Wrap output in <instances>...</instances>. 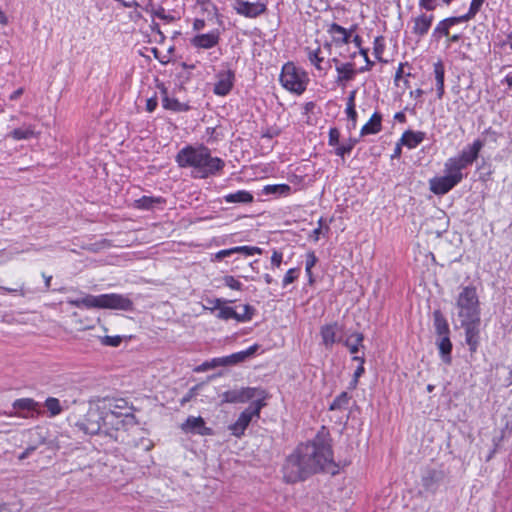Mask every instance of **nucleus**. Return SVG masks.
<instances>
[{"label": "nucleus", "mask_w": 512, "mask_h": 512, "mask_svg": "<svg viewBox=\"0 0 512 512\" xmlns=\"http://www.w3.org/2000/svg\"><path fill=\"white\" fill-rule=\"evenodd\" d=\"M266 405L265 402L253 401L238 417L235 423L229 425L231 434L237 438L244 435L245 430L251 423L253 417L259 418L261 409Z\"/></svg>", "instance_id": "8"}, {"label": "nucleus", "mask_w": 512, "mask_h": 512, "mask_svg": "<svg viewBox=\"0 0 512 512\" xmlns=\"http://www.w3.org/2000/svg\"><path fill=\"white\" fill-rule=\"evenodd\" d=\"M104 419V433L110 436H112V431H119L136 425V419L133 414H105Z\"/></svg>", "instance_id": "10"}, {"label": "nucleus", "mask_w": 512, "mask_h": 512, "mask_svg": "<svg viewBox=\"0 0 512 512\" xmlns=\"http://www.w3.org/2000/svg\"><path fill=\"white\" fill-rule=\"evenodd\" d=\"M318 261V258L317 256L315 255V252L313 251H309L307 254H306V259H305V272L309 278V281L312 282L313 281V278H312V268L315 266V264L317 263Z\"/></svg>", "instance_id": "41"}, {"label": "nucleus", "mask_w": 512, "mask_h": 512, "mask_svg": "<svg viewBox=\"0 0 512 512\" xmlns=\"http://www.w3.org/2000/svg\"><path fill=\"white\" fill-rule=\"evenodd\" d=\"M346 114L349 120L352 122V126H356V118H357V112L355 110V107H346Z\"/></svg>", "instance_id": "58"}, {"label": "nucleus", "mask_w": 512, "mask_h": 512, "mask_svg": "<svg viewBox=\"0 0 512 512\" xmlns=\"http://www.w3.org/2000/svg\"><path fill=\"white\" fill-rule=\"evenodd\" d=\"M207 302L211 305L210 307H205V309H209L210 311L217 310L219 312L220 308L226 304L228 301L223 298H214L208 299Z\"/></svg>", "instance_id": "50"}, {"label": "nucleus", "mask_w": 512, "mask_h": 512, "mask_svg": "<svg viewBox=\"0 0 512 512\" xmlns=\"http://www.w3.org/2000/svg\"><path fill=\"white\" fill-rule=\"evenodd\" d=\"M260 346L258 344H254L247 348L246 350L239 351L236 353H233L231 355H228V360L230 366L236 365L238 363L246 361L248 358L255 355V353L258 351Z\"/></svg>", "instance_id": "30"}, {"label": "nucleus", "mask_w": 512, "mask_h": 512, "mask_svg": "<svg viewBox=\"0 0 512 512\" xmlns=\"http://www.w3.org/2000/svg\"><path fill=\"white\" fill-rule=\"evenodd\" d=\"M121 336H105L101 339V343L106 346L117 347L121 344Z\"/></svg>", "instance_id": "49"}, {"label": "nucleus", "mask_w": 512, "mask_h": 512, "mask_svg": "<svg viewBox=\"0 0 512 512\" xmlns=\"http://www.w3.org/2000/svg\"><path fill=\"white\" fill-rule=\"evenodd\" d=\"M321 223H322V220L320 219L319 227L312 231L311 237L313 238L314 241H318V239H319V235L321 233Z\"/></svg>", "instance_id": "62"}, {"label": "nucleus", "mask_w": 512, "mask_h": 512, "mask_svg": "<svg viewBox=\"0 0 512 512\" xmlns=\"http://www.w3.org/2000/svg\"><path fill=\"white\" fill-rule=\"evenodd\" d=\"M45 407L50 413V416L54 417L62 412L60 401L54 397H48L45 401Z\"/></svg>", "instance_id": "40"}, {"label": "nucleus", "mask_w": 512, "mask_h": 512, "mask_svg": "<svg viewBox=\"0 0 512 512\" xmlns=\"http://www.w3.org/2000/svg\"><path fill=\"white\" fill-rule=\"evenodd\" d=\"M341 332V328L338 323L334 322L331 324L323 325L320 329V335L322 343L326 348H331L339 338L338 334Z\"/></svg>", "instance_id": "22"}, {"label": "nucleus", "mask_w": 512, "mask_h": 512, "mask_svg": "<svg viewBox=\"0 0 512 512\" xmlns=\"http://www.w3.org/2000/svg\"><path fill=\"white\" fill-rule=\"evenodd\" d=\"M340 141V131L336 128L329 129L328 144L329 146L336 147Z\"/></svg>", "instance_id": "47"}, {"label": "nucleus", "mask_w": 512, "mask_h": 512, "mask_svg": "<svg viewBox=\"0 0 512 512\" xmlns=\"http://www.w3.org/2000/svg\"><path fill=\"white\" fill-rule=\"evenodd\" d=\"M38 132L35 131V126L32 124H24L19 128L13 129L9 134L8 137L12 138L13 140L20 141V140H28L31 138H36L38 136Z\"/></svg>", "instance_id": "27"}, {"label": "nucleus", "mask_w": 512, "mask_h": 512, "mask_svg": "<svg viewBox=\"0 0 512 512\" xmlns=\"http://www.w3.org/2000/svg\"><path fill=\"white\" fill-rule=\"evenodd\" d=\"M219 42V33L210 32L206 34H199L192 38L191 43L194 47L210 49L217 45Z\"/></svg>", "instance_id": "24"}, {"label": "nucleus", "mask_w": 512, "mask_h": 512, "mask_svg": "<svg viewBox=\"0 0 512 512\" xmlns=\"http://www.w3.org/2000/svg\"><path fill=\"white\" fill-rule=\"evenodd\" d=\"M359 53H360L361 56L364 57V59L366 61V66L365 67H361L360 68V72H364V71L370 70L374 63L372 61H370V59L368 57V50L365 49V48H360Z\"/></svg>", "instance_id": "54"}, {"label": "nucleus", "mask_w": 512, "mask_h": 512, "mask_svg": "<svg viewBox=\"0 0 512 512\" xmlns=\"http://www.w3.org/2000/svg\"><path fill=\"white\" fill-rule=\"evenodd\" d=\"M254 314L255 308L249 304L243 305V313H238L233 307L224 304L217 312L216 318L224 321L234 319L239 323H246L252 320Z\"/></svg>", "instance_id": "12"}, {"label": "nucleus", "mask_w": 512, "mask_h": 512, "mask_svg": "<svg viewBox=\"0 0 512 512\" xmlns=\"http://www.w3.org/2000/svg\"><path fill=\"white\" fill-rule=\"evenodd\" d=\"M264 192L266 194L287 196L291 193V187L287 184L267 185L264 187Z\"/></svg>", "instance_id": "38"}, {"label": "nucleus", "mask_w": 512, "mask_h": 512, "mask_svg": "<svg viewBox=\"0 0 512 512\" xmlns=\"http://www.w3.org/2000/svg\"><path fill=\"white\" fill-rule=\"evenodd\" d=\"M224 201L226 203H251L253 201V195L248 191L238 190L225 195Z\"/></svg>", "instance_id": "33"}, {"label": "nucleus", "mask_w": 512, "mask_h": 512, "mask_svg": "<svg viewBox=\"0 0 512 512\" xmlns=\"http://www.w3.org/2000/svg\"><path fill=\"white\" fill-rule=\"evenodd\" d=\"M158 105V101L156 97H151L146 101V110L148 112H153Z\"/></svg>", "instance_id": "59"}, {"label": "nucleus", "mask_w": 512, "mask_h": 512, "mask_svg": "<svg viewBox=\"0 0 512 512\" xmlns=\"http://www.w3.org/2000/svg\"><path fill=\"white\" fill-rule=\"evenodd\" d=\"M426 137L425 132L407 130L402 134L400 142L409 149L416 148Z\"/></svg>", "instance_id": "26"}, {"label": "nucleus", "mask_w": 512, "mask_h": 512, "mask_svg": "<svg viewBox=\"0 0 512 512\" xmlns=\"http://www.w3.org/2000/svg\"><path fill=\"white\" fill-rule=\"evenodd\" d=\"M224 285L228 288L236 291H242L243 290V284L237 280L234 276L231 275H225L222 278Z\"/></svg>", "instance_id": "45"}, {"label": "nucleus", "mask_w": 512, "mask_h": 512, "mask_svg": "<svg viewBox=\"0 0 512 512\" xmlns=\"http://www.w3.org/2000/svg\"><path fill=\"white\" fill-rule=\"evenodd\" d=\"M465 329V340L471 352H475L479 345V324L480 321L471 323H460Z\"/></svg>", "instance_id": "21"}, {"label": "nucleus", "mask_w": 512, "mask_h": 512, "mask_svg": "<svg viewBox=\"0 0 512 512\" xmlns=\"http://www.w3.org/2000/svg\"><path fill=\"white\" fill-rule=\"evenodd\" d=\"M234 82V73L226 70L217 74L213 92L218 96H226L232 89Z\"/></svg>", "instance_id": "17"}, {"label": "nucleus", "mask_w": 512, "mask_h": 512, "mask_svg": "<svg viewBox=\"0 0 512 512\" xmlns=\"http://www.w3.org/2000/svg\"><path fill=\"white\" fill-rule=\"evenodd\" d=\"M0 290L7 292V293H19V295H21V296L25 295V292L23 291L22 286L19 288H8V287L0 286Z\"/></svg>", "instance_id": "61"}, {"label": "nucleus", "mask_w": 512, "mask_h": 512, "mask_svg": "<svg viewBox=\"0 0 512 512\" xmlns=\"http://www.w3.org/2000/svg\"><path fill=\"white\" fill-rule=\"evenodd\" d=\"M454 309L460 323L480 321V302L474 286L461 288L455 299Z\"/></svg>", "instance_id": "4"}, {"label": "nucleus", "mask_w": 512, "mask_h": 512, "mask_svg": "<svg viewBox=\"0 0 512 512\" xmlns=\"http://www.w3.org/2000/svg\"><path fill=\"white\" fill-rule=\"evenodd\" d=\"M437 347L440 352V356L442 360L449 364L451 362V351H452V343L450 341L449 335L439 337L436 342Z\"/></svg>", "instance_id": "31"}, {"label": "nucleus", "mask_w": 512, "mask_h": 512, "mask_svg": "<svg viewBox=\"0 0 512 512\" xmlns=\"http://www.w3.org/2000/svg\"><path fill=\"white\" fill-rule=\"evenodd\" d=\"M279 81L287 91L301 95L307 88L309 78L303 69L296 67L292 62H287L282 67Z\"/></svg>", "instance_id": "6"}, {"label": "nucleus", "mask_w": 512, "mask_h": 512, "mask_svg": "<svg viewBox=\"0 0 512 512\" xmlns=\"http://www.w3.org/2000/svg\"><path fill=\"white\" fill-rule=\"evenodd\" d=\"M331 441L329 438L317 435L312 441L297 446L283 465V478L287 483H296L309 476L327 471L335 473Z\"/></svg>", "instance_id": "1"}, {"label": "nucleus", "mask_w": 512, "mask_h": 512, "mask_svg": "<svg viewBox=\"0 0 512 512\" xmlns=\"http://www.w3.org/2000/svg\"><path fill=\"white\" fill-rule=\"evenodd\" d=\"M233 254L240 253L244 254L245 256H252L255 254H262L263 250L256 246H236L232 247Z\"/></svg>", "instance_id": "43"}, {"label": "nucleus", "mask_w": 512, "mask_h": 512, "mask_svg": "<svg viewBox=\"0 0 512 512\" xmlns=\"http://www.w3.org/2000/svg\"><path fill=\"white\" fill-rule=\"evenodd\" d=\"M484 2L485 0H472L468 10L471 15L475 16L480 11Z\"/></svg>", "instance_id": "56"}, {"label": "nucleus", "mask_w": 512, "mask_h": 512, "mask_svg": "<svg viewBox=\"0 0 512 512\" xmlns=\"http://www.w3.org/2000/svg\"><path fill=\"white\" fill-rule=\"evenodd\" d=\"M160 202L161 200L159 198H153L148 196H143L140 199L136 200L137 207L141 209H150L154 206L155 203Z\"/></svg>", "instance_id": "44"}, {"label": "nucleus", "mask_w": 512, "mask_h": 512, "mask_svg": "<svg viewBox=\"0 0 512 512\" xmlns=\"http://www.w3.org/2000/svg\"><path fill=\"white\" fill-rule=\"evenodd\" d=\"M353 360L359 362V365H358L357 369L354 372V377L356 379H359V377H361L362 374L365 371V369H364V362H365V360H364L363 357H359V356H356V355L353 356Z\"/></svg>", "instance_id": "53"}, {"label": "nucleus", "mask_w": 512, "mask_h": 512, "mask_svg": "<svg viewBox=\"0 0 512 512\" xmlns=\"http://www.w3.org/2000/svg\"><path fill=\"white\" fill-rule=\"evenodd\" d=\"M363 339V334L353 333L347 337L344 345L349 349L351 354L355 355L359 351V347L362 345Z\"/></svg>", "instance_id": "35"}, {"label": "nucleus", "mask_w": 512, "mask_h": 512, "mask_svg": "<svg viewBox=\"0 0 512 512\" xmlns=\"http://www.w3.org/2000/svg\"><path fill=\"white\" fill-rule=\"evenodd\" d=\"M211 364L214 368L230 366L228 356L216 357L211 359Z\"/></svg>", "instance_id": "52"}, {"label": "nucleus", "mask_w": 512, "mask_h": 512, "mask_svg": "<svg viewBox=\"0 0 512 512\" xmlns=\"http://www.w3.org/2000/svg\"><path fill=\"white\" fill-rule=\"evenodd\" d=\"M66 302L71 306L86 309H116L123 311H131L133 309L131 299L116 293L101 295L84 294L80 298H68Z\"/></svg>", "instance_id": "3"}, {"label": "nucleus", "mask_w": 512, "mask_h": 512, "mask_svg": "<svg viewBox=\"0 0 512 512\" xmlns=\"http://www.w3.org/2000/svg\"><path fill=\"white\" fill-rule=\"evenodd\" d=\"M297 277H298V270L296 268L289 269L283 278V281H282L283 287H286L289 284L293 283Z\"/></svg>", "instance_id": "48"}, {"label": "nucleus", "mask_w": 512, "mask_h": 512, "mask_svg": "<svg viewBox=\"0 0 512 512\" xmlns=\"http://www.w3.org/2000/svg\"><path fill=\"white\" fill-rule=\"evenodd\" d=\"M151 14L153 17H156L165 23H171L175 20V17L168 13L163 7L159 6L157 8H153L151 10Z\"/></svg>", "instance_id": "42"}, {"label": "nucleus", "mask_w": 512, "mask_h": 512, "mask_svg": "<svg viewBox=\"0 0 512 512\" xmlns=\"http://www.w3.org/2000/svg\"><path fill=\"white\" fill-rule=\"evenodd\" d=\"M211 369H213V366L211 364V360H209V361H205L201 365L197 366L194 369V371L200 373V372H205V371H208Z\"/></svg>", "instance_id": "60"}, {"label": "nucleus", "mask_w": 512, "mask_h": 512, "mask_svg": "<svg viewBox=\"0 0 512 512\" xmlns=\"http://www.w3.org/2000/svg\"><path fill=\"white\" fill-rule=\"evenodd\" d=\"M502 83L507 84L508 87H512V72H509L504 79L502 80Z\"/></svg>", "instance_id": "64"}, {"label": "nucleus", "mask_w": 512, "mask_h": 512, "mask_svg": "<svg viewBox=\"0 0 512 512\" xmlns=\"http://www.w3.org/2000/svg\"><path fill=\"white\" fill-rule=\"evenodd\" d=\"M283 260V254L277 250L273 251V254L271 256V264L274 267L279 268Z\"/></svg>", "instance_id": "57"}, {"label": "nucleus", "mask_w": 512, "mask_h": 512, "mask_svg": "<svg viewBox=\"0 0 512 512\" xmlns=\"http://www.w3.org/2000/svg\"><path fill=\"white\" fill-rule=\"evenodd\" d=\"M180 429L185 434H196L201 436L213 435V430L206 426L201 416H189L181 425Z\"/></svg>", "instance_id": "13"}, {"label": "nucleus", "mask_w": 512, "mask_h": 512, "mask_svg": "<svg viewBox=\"0 0 512 512\" xmlns=\"http://www.w3.org/2000/svg\"><path fill=\"white\" fill-rule=\"evenodd\" d=\"M332 61L336 64V83L345 85L347 82L352 81L356 76V70L354 63H340L337 58H333Z\"/></svg>", "instance_id": "18"}, {"label": "nucleus", "mask_w": 512, "mask_h": 512, "mask_svg": "<svg viewBox=\"0 0 512 512\" xmlns=\"http://www.w3.org/2000/svg\"><path fill=\"white\" fill-rule=\"evenodd\" d=\"M351 397L347 392L340 393L330 404L329 410L330 411H344L347 409L349 405Z\"/></svg>", "instance_id": "36"}, {"label": "nucleus", "mask_w": 512, "mask_h": 512, "mask_svg": "<svg viewBox=\"0 0 512 512\" xmlns=\"http://www.w3.org/2000/svg\"><path fill=\"white\" fill-rule=\"evenodd\" d=\"M357 143V140L356 139H349L348 141H346L345 143L343 144H338L336 146V149H335V154L337 156H340L342 158H344L346 155H349L352 151V149L354 148L355 144Z\"/></svg>", "instance_id": "39"}, {"label": "nucleus", "mask_w": 512, "mask_h": 512, "mask_svg": "<svg viewBox=\"0 0 512 512\" xmlns=\"http://www.w3.org/2000/svg\"><path fill=\"white\" fill-rule=\"evenodd\" d=\"M484 142L480 139L474 140L467 145L457 156L450 157L444 163V172L455 181L460 183L464 178L462 171L477 160Z\"/></svg>", "instance_id": "5"}, {"label": "nucleus", "mask_w": 512, "mask_h": 512, "mask_svg": "<svg viewBox=\"0 0 512 512\" xmlns=\"http://www.w3.org/2000/svg\"><path fill=\"white\" fill-rule=\"evenodd\" d=\"M385 44H384V38L382 36H378L374 39V46H373V52L375 57L378 60H381V56L384 52Z\"/></svg>", "instance_id": "46"}, {"label": "nucleus", "mask_w": 512, "mask_h": 512, "mask_svg": "<svg viewBox=\"0 0 512 512\" xmlns=\"http://www.w3.org/2000/svg\"><path fill=\"white\" fill-rule=\"evenodd\" d=\"M474 17L475 16L471 15V13L468 11L464 15L457 16V17H449V18H446L444 20H441L437 24V26L435 27L434 34H440V35L448 36L449 35V29L452 26H454V25H456L458 23L467 22V21L471 20Z\"/></svg>", "instance_id": "19"}, {"label": "nucleus", "mask_w": 512, "mask_h": 512, "mask_svg": "<svg viewBox=\"0 0 512 512\" xmlns=\"http://www.w3.org/2000/svg\"><path fill=\"white\" fill-rule=\"evenodd\" d=\"M24 93V89L21 87V88H18L17 90H15L10 96H9V99L10 100H17L22 94Z\"/></svg>", "instance_id": "63"}, {"label": "nucleus", "mask_w": 512, "mask_h": 512, "mask_svg": "<svg viewBox=\"0 0 512 512\" xmlns=\"http://www.w3.org/2000/svg\"><path fill=\"white\" fill-rule=\"evenodd\" d=\"M165 96L162 98V106L165 109L172 110L175 112L187 111L189 106L187 104L179 102L175 98H170L166 95V91L164 90Z\"/></svg>", "instance_id": "34"}, {"label": "nucleus", "mask_w": 512, "mask_h": 512, "mask_svg": "<svg viewBox=\"0 0 512 512\" xmlns=\"http://www.w3.org/2000/svg\"><path fill=\"white\" fill-rule=\"evenodd\" d=\"M105 406L100 399L89 402V408L82 419L77 421L76 426L86 434L95 435L101 430L104 431Z\"/></svg>", "instance_id": "7"}, {"label": "nucleus", "mask_w": 512, "mask_h": 512, "mask_svg": "<svg viewBox=\"0 0 512 512\" xmlns=\"http://www.w3.org/2000/svg\"><path fill=\"white\" fill-rule=\"evenodd\" d=\"M434 20L433 14L420 13L411 19V32L419 39L424 37L430 30Z\"/></svg>", "instance_id": "14"}, {"label": "nucleus", "mask_w": 512, "mask_h": 512, "mask_svg": "<svg viewBox=\"0 0 512 512\" xmlns=\"http://www.w3.org/2000/svg\"><path fill=\"white\" fill-rule=\"evenodd\" d=\"M13 408L18 411H26L27 414L24 417H33L35 414H39L40 404L32 398H20L13 402Z\"/></svg>", "instance_id": "25"}, {"label": "nucleus", "mask_w": 512, "mask_h": 512, "mask_svg": "<svg viewBox=\"0 0 512 512\" xmlns=\"http://www.w3.org/2000/svg\"><path fill=\"white\" fill-rule=\"evenodd\" d=\"M382 115L378 112L373 113L369 121L361 128V135L377 134L382 129Z\"/></svg>", "instance_id": "29"}, {"label": "nucleus", "mask_w": 512, "mask_h": 512, "mask_svg": "<svg viewBox=\"0 0 512 512\" xmlns=\"http://www.w3.org/2000/svg\"><path fill=\"white\" fill-rule=\"evenodd\" d=\"M100 401H101L102 405L105 406V414H114V415L133 414L132 407L129 405V403L125 399L104 398V399H100Z\"/></svg>", "instance_id": "15"}, {"label": "nucleus", "mask_w": 512, "mask_h": 512, "mask_svg": "<svg viewBox=\"0 0 512 512\" xmlns=\"http://www.w3.org/2000/svg\"><path fill=\"white\" fill-rule=\"evenodd\" d=\"M418 5L426 11H434L437 7L436 0H419Z\"/></svg>", "instance_id": "51"}, {"label": "nucleus", "mask_w": 512, "mask_h": 512, "mask_svg": "<svg viewBox=\"0 0 512 512\" xmlns=\"http://www.w3.org/2000/svg\"><path fill=\"white\" fill-rule=\"evenodd\" d=\"M307 57L310 63L319 71L324 70L322 66L324 62V57L321 56V49L318 47L316 49L307 48Z\"/></svg>", "instance_id": "37"}, {"label": "nucleus", "mask_w": 512, "mask_h": 512, "mask_svg": "<svg viewBox=\"0 0 512 512\" xmlns=\"http://www.w3.org/2000/svg\"><path fill=\"white\" fill-rule=\"evenodd\" d=\"M231 255H233V249L232 248L220 250V251H218L217 253L214 254V256L212 258V261H220L223 258L229 257Z\"/></svg>", "instance_id": "55"}, {"label": "nucleus", "mask_w": 512, "mask_h": 512, "mask_svg": "<svg viewBox=\"0 0 512 512\" xmlns=\"http://www.w3.org/2000/svg\"><path fill=\"white\" fill-rule=\"evenodd\" d=\"M327 33L331 36L332 41L336 45H346L350 42V31L337 23L329 24L327 26Z\"/></svg>", "instance_id": "23"}, {"label": "nucleus", "mask_w": 512, "mask_h": 512, "mask_svg": "<svg viewBox=\"0 0 512 512\" xmlns=\"http://www.w3.org/2000/svg\"><path fill=\"white\" fill-rule=\"evenodd\" d=\"M442 479V471L436 469H428L423 473L421 482L422 486L427 492L435 493Z\"/></svg>", "instance_id": "20"}, {"label": "nucleus", "mask_w": 512, "mask_h": 512, "mask_svg": "<svg viewBox=\"0 0 512 512\" xmlns=\"http://www.w3.org/2000/svg\"><path fill=\"white\" fill-rule=\"evenodd\" d=\"M433 73L436 81V91L438 99H441L444 95V78H445V68L442 61H437L433 65Z\"/></svg>", "instance_id": "28"}, {"label": "nucleus", "mask_w": 512, "mask_h": 512, "mask_svg": "<svg viewBox=\"0 0 512 512\" xmlns=\"http://www.w3.org/2000/svg\"><path fill=\"white\" fill-rule=\"evenodd\" d=\"M176 162L182 168H192L193 177L207 178L222 170L225 163L218 157L211 156L205 146H186L176 155Z\"/></svg>", "instance_id": "2"}, {"label": "nucleus", "mask_w": 512, "mask_h": 512, "mask_svg": "<svg viewBox=\"0 0 512 512\" xmlns=\"http://www.w3.org/2000/svg\"><path fill=\"white\" fill-rule=\"evenodd\" d=\"M458 184L459 183L455 181L454 178H451L446 173L443 176L434 177L429 181L430 190L436 195H444Z\"/></svg>", "instance_id": "16"}, {"label": "nucleus", "mask_w": 512, "mask_h": 512, "mask_svg": "<svg viewBox=\"0 0 512 512\" xmlns=\"http://www.w3.org/2000/svg\"><path fill=\"white\" fill-rule=\"evenodd\" d=\"M433 318H434V327L437 335L439 337L442 336H448L449 335V325L447 323V320L444 318L442 313L439 310H436L433 312Z\"/></svg>", "instance_id": "32"}, {"label": "nucleus", "mask_w": 512, "mask_h": 512, "mask_svg": "<svg viewBox=\"0 0 512 512\" xmlns=\"http://www.w3.org/2000/svg\"><path fill=\"white\" fill-rule=\"evenodd\" d=\"M234 9L237 14L247 18H256L266 10L265 0H235Z\"/></svg>", "instance_id": "11"}, {"label": "nucleus", "mask_w": 512, "mask_h": 512, "mask_svg": "<svg viewBox=\"0 0 512 512\" xmlns=\"http://www.w3.org/2000/svg\"><path fill=\"white\" fill-rule=\"evenodd\" d=\"M267 395L266 392L257 387H244L240 389H233L225 391L222 394V402L224 403H245L249 400L265 402Z\"/></svg>", "instance_id": "9"}]
</instances>
